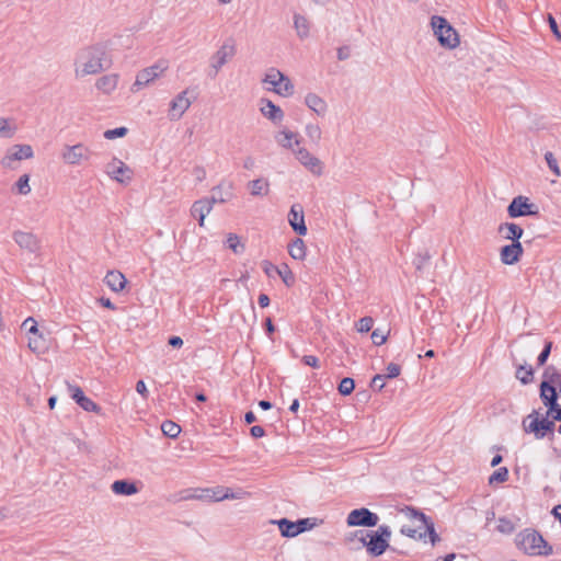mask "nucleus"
I'll use <instances>...</instances> for the list:
<instances>
[{
  "mask_svg": "<svg viewBox=\"0 0 561 561\" xmlns=\"http://www.w3.org/2000/svg\"><path fill=\"white\" fill-rule=\"evenodd\" d=\"M112 66V58L104 43H98L81 48L75 59V73L77 78L98 75Z\"/></svg>",
  "mask_w": 561,
  "mask_h": 561,
  "instance_id": "nucleus-1",
  "label": "nucleus"
},
{
  "mask_svg": "<svg viewBox=\"0 0 561 561\" xmlns=\"http://www.w3.org/2000/svg\"><path fill=\"white\" fill-rule=\"evenodd\" d=\"M391 535L392 531L388 525H380L377 530L355 531V537L358 538L371 557H379L390 548Z\"/></svg>",
  "mask_w": 561,
  "mask_h": 561,
  "instance_id": "nucleus-2",
  "label": "nucleus"
},
{
  "mask_svg": "<svg viewBox=\"0 0 561 561\" xmlns=\"http://www.w3.org/2000/svg\"><path fill=\"white\" fill-rule=\"evenodd\" d=\"M516 546L528 556H550L552 546L535 529L526 528L517 534Z\"/></svg>",
  "mask_w": 561,
  "mask_h": 561,
  "instance_id": "nucleus-3",
  "label": "nucleus"
},
{
  "mask_svg": "<svg viewBox=\"0 0 561 561\" xmlns=\"http://www.w3.org/2000/svg\"><path fill=\"white\" fill-rule=\"evenodd\" d=\"M523 431L526 434H533L536 439H543L549 437L550 439L554 436L556 421L549 420L547 416L539 415L537 410H533L530 414L525 416L522 421Z\"/></svg>",
  "mask_w": 561,
  "mask_h": 561,
  "instance_id": "nucleus-4",
  "label": "nucleus"
},
{
  "mask_svg": "<svg viewBox=\"0 0 561 561\" xmlns=\"http://www.w3.org/2000/svg\"><path fill=\"white\" fill-rule=\"evenodd\" d=\"M431 25L437 41L443 47L455 48L459 45V37L456 30L445 18L438 15L432 16Z\"/></svg>",
  "mask_w": 561,
  "mask_h": 561,
  "instance_id": "nucleus-5",
  "label": "nucleus"
},
{
  "mask_svg": "<svg viewBox=\"0 0 561 561\" xmlns=\"http://www.w3.org/2000/svg\"><path fill=\"white\" fill-rule=\"evenodd\" d=\"M236 53L237 46L234 39L231 37L227 38L218 48V50L210 57V70L208 72V76L213 79L216 78L222 66H225L230 59H232Z\"/></svg>",
  "mask_w": 561,
  "mask_h": 561,
  "instance_id": "nucleus-6",
  "label": "nucleus"
},
{
  "mask_svg": "<svg viewBox=\"0 0 561 561\" xmlns=\"http://www.w3.org/2000/svg\"><path fill=\"white\" fill-rule=\"evenodd\" d=\"M263 82L271 84L273 91L282 96H289L294 93V84L290 79L275 68L268 70Z\"/></svg>",
  "mask_w": 561,
  "mask_h": 561,
  "instance_id": "nucleus-7",
  "label": "nucleus"
},
{
  "mask_svg": "<svg viewBox=\"0 0 561 561\" xmlns=\"http://www.w3.org/2000/svg\"><path fill=\"white\" fill-rule=\"evenodd\" d=\"M378 522L379 516L366 507L352 510L346 517V524L350 527L360 526L370 528L377 526Z\"/></svg>",
  "mask_w": 561,
  "mask_h": 561,
  "instance_id": "nucleus-8",
  "label": "nucleus"
},
{
  "mask_svg": "<svg viewBox=\"0 0 561 561\" xmlns=\"http://www.w3.org/2000/svg\"><path fill=\"white\" fill-rule=\"evenodd\" d=\"M507 213L511 218L535 216L539 214L538 207L535 204L529 203V199L524 196L514 197L507 207Z\"/></svg>",
  "mask_w": 561,
  "mask_h": 561,
  "instance_id": "nucleus-9",
  "label": "nucleus"
},
{
  "mask_svg": "<svg viewBox=\"0 0 561 561\" xmlns=\"http://www.w3.org/2000/svg\"><path fill=\"white\" fill-rule=\"evenodd\" d=\"M33 148L30 145H14L8 149L5 156L1 160L3 168L13 169V162L33 157Z\"/></svg>",
  "mask_w": 561,
  "mask_h": 561,
  "instance_id": "nucleus-10",
  "label": "nucleus"
},
{
  "mask_svg": "<svg viewBox=\"0 0 561 561\" xmlns=\"http://www.w3.org/2000/svg\"><path fill=\"white\" fill-rule=\"evenodd\" d=\"M105 172L119 183H128L133 175L131 169L117 158H113V160L106 164Z\"/></svg>",
  "mask_w": 561,
  "mask_h": 561,
  "instance_id": "nucleus-11",
  "label": "nucleus"
},
{
  "mask_svg": "<svg viewBox=\"0 0 561 561\" xmlns=\"http://www.w3.org/2000/svg\"><path fill=\"white\" fill-rule=\"evenodd\" d=\"M167 69V65L163 64H157L151 67H148L141 71L138 72L136 77V81L133 85V90L137 91L140 88L147 85L151 81H153L156 78H158L164 70Z\"/></svg>",
  "mask_w": 561,
  "mask_h": 561,
  "instance_id": "nucleus-12",
  "label": "nucleus"
},
{
  "mask_svg": "<svg viewBox=\"0 0 561 561\" xmlns=\"http://www.w3.org/2000/svg\"><path fill=\"white\" fill-rule=\"evenodd\" d=\"M12 238L22 250H26L30 253H36L41 249L39 239L32 232L16 230L13 232Z\"/></svg>",
  "mask_w": 561,
  "mask_h": 561,
  "instance_id": "nucleus-13",
  "label": "nucleus"
},
{
  "mask_svg": "<svg viewBox=\"0 0 561 561\" xmlns=\"http://www.w3.org/2000/svg\"><path fill=\"white\" fill-rule=\"evenodd\" d=\"M288 222L298 236L307 234L304 208L300 204H294L288 213Z\"/></svg>",
  "mask_w": 561,
  "mask_h": 561,
  "instance_id": "nucleus-14",
  "label": "nucleus"
},
{
  "mask_svg": "<svg viewBox=\"0 0 561 561\" xmlns=\"http://www.w3.org/2000/svg\"><path fill=\"white\" fill-rule=\"evenodd\" d=\"M217 198L215 196L202 198L195 201L191 208V215L198 220V225L201 227L204 226V221L206 216L211 211L214 204H216Z\"/></svg>",
  "mask_w": 561,
  "mask_h": 561,
  "instance_id": "nucleus-15",
  "label": "nucleus"
},
{
  "mask_svg": "<svg viewBox=\"0 0 561 561\" xmlns=\"http://www.w3.org/2000/svg\"><path fill=\"white\" fill-rule=\"evenodd\" d=\"M523 252L522 243L514 241L511 244L502 247L500 251L501 261L506 265H513L520 260Z\"/></svg>",
  "mask_w": 561,
  "mask_h": 561,
  "instance_id": "nucleus-16",
  "label": "nucleus"
},
{
  "mask_svg": "<svg viewBox=\"0 0 561 561\" xmlns=\"http://www.w3.org/2000/svg\"><path fill=\"white\" fill-rule=\"evenodd\" d=\"M187 90L179 93L170 103L169 116L171 119H180L188 110L192 102L186 98Z\"/></svg>",
  "mask_w": 561,
  "mask_h": 561,
  "instance_id": "nucleus-17",
  "label": "nucleus"
},
{
  "mask_svg": "<svg viewBox=\"0 0 561 561\" xmlns=\"http://www.w3.org/2000/svg\"><path fill=\"white\" fill-rule=\"evenodd\" d=\"M90 150L82 144L66 146L62 159L69 164H78L82 159H89Z\"/></svg>",
  "mask_w": 561,
  "mask_h": 561,
  "instance_id": "nucleus-18",
  "label": "nucleus"
},
{
  "mask_svg": "<svg viewBox=\"0 0 561 561\" xmlns=\"http://www.w3.org/2000/svg\"><path fill=\"white\" fill-rule=\"evenodd\" d=\"M69 390L71 391V398L76 401V403L82 408L87 412H95L100 413L101 408L90 398L85 397L82 389L78 386H69Z\"/></svg>",
  "mask_w": 561,
  "mask_h": 561,
  "instance_id": "nucleus-19",
  "label": "nucleus"
},
{
  "mask_svg": "<svg viewBox=\"0 0 561 561\" xmlns=\"http://www.w3.org/2000/svg\"><path fill=\"white\" fill-rule=\"evenodd\" d=\"M539 391V397L546 408L550 405L553 407L556 403H558L559 396H561L557 389V386L551 381H541Z\"/></svg>",
  "mask_w": 561,
  "mask_h": 561,
  "instance_id": "nucleus-20",
  "label": "nucleus"
},
{
  "mask_svg": "<svg viewBox=\"0 0 561 561\" xmlns=\"http://www.w3.org/2000/svg\"><path fill=\"white\" fill-rule=\"evenodd\" d=\"M260 111L263 116L272 121L274 124L280 123L284 118L283 110L268 99L261 100Z\"/></svg>",
  "mask_w": 561,
  "mask_h": 561,
  "instance_id": "nucleus-21",
  "label": "nucleus"
},
{
  "mask_svg": "<svg viewBox=\"0 0 561 561\" xmlns=\"http://www.w3.org/2000/svg\"><path fill=\"white\" fill-rule=\"evenodd\" d=\"M296 158L313 173H321V162L318 158L313 157L307 149L299 148L295 151Z\"/></svg>",
  "mask_w": 561,
  "mask_h": 561,
  "instance_id": "nucleus-22",
  "label": "nucleus"
},
{
  "mask_svg": "<svg viewBox=\"0 0 561 561\" xmlns=\"http://www.w3.org/2000/svg\"><path fill=\"white\" fill-rule=\"evenodd\" d=\"M106 285L115 293L123 290L127 284V279L119 271L107 272L104 278Z\"/></svg>",
  "mask_w": 561,
  "mask_h": 561,
  "instance_id": "nucleus-23",
  "label": "nucleus"
},
{
  "mask_svg": "<svg viewBox=\"0 0 561 561\" xmlns=\"http://www.w3.org/2000/svg\"><path fill=\"white\" fill-rule=\"evenodd\" d=\"M111 490L117 495H134L138 492V488L135 482L123 479L116 480L112 483Z\"/></svg>",
  "mask_w": 561,
  "mask_h": 561,
  "instance_id": "nucleus-24",
  "label": "nucleus"
},
{
  "mask_svg": "<svg viewBox=\"0 0 561 561\" xmlns=\"http://www.w3.org/2000/svg\"><path fill=\"white\" fill-rule=\"evenodd\" d=\"M506 233L504 234V238L507 240L519 241L522 238L524 230L520 226L514 222H504L499 226V232L500 233Z\"/></svg>",
  "mask_w": 561,
  "mask_h": 561,
  "instance_id": "nucleus-25",
  "label": "nucleus"
},
{
  "mask_svg": "<svg viewBox=\"0 0 561 561\" xmlns=\"http://www.w3.org/2000/svg\"><path fill=\"white\" fill-rule=\"evenodd\" d=\"M306 105L316 112L318 115L323 116L327 112V103L322 98L317 95L316 93H308L305 98Z\"/></svg>",
  "mask_w": 561,
  "mask_h": 561,
  "instance_id": "nucleus-26",
  "label": "nucleus"
},
{
  "mask_svg": "<svg viewBox=\"0 0 561 561\" xmlns=\"http://www.w3.org/2000/svg\"><path fill=\"white\" fill-rule=\"evenodd\" d=\"M252 196H265L270 192V183L266 179L260 178L248 183Z\"/></svg>",
  "mask_w": 561,
  "mask_h": 561,
  "instance_id": "nucleus-27",
  "label": "nucleus"
},
{
  "mask_svg": "<svg viewBox=\"0 0 561 561\" xmlns=\"http://www.w3.org/2000/svg\"><path fill=\"white\" fill-rule=\"evenodd\" d=\"M117 82H118L117 75H106V76L101 77L96 81L95 85L100 91H102L106 94H110L111 92H113L116 89Z\"/></svg>",
  "mask_w": 561,
  "mask_h": 561,
  "instance_id": "nucleus-28",
  "label": "nucleus"
},
{
  "mask_svg": "<svg viewBox=\"0 0 561 561\" xmlns=\"http://www.w3.org/2000/svg\"><path fill=\"white\" fill-rule=\"evenodd\" d=\"M274 524L278 526V529L280 531V535L283 537L293 538L298 536L295 522H291L287 518H280L278 520H274Z\"/></svg>",
  "mask_w": 561,
  "mask_h": 561,
  "instance_id": "nucleus-29",
  "label": "nucleus"
},
{
  "mask_svg": "<svg viewBox=\"0 0 561 561\" xmlns=\"http://www.w3.org/2000/svg\"><path fill=\"white\" fill-rule=\"evenodd\" d=\"M276 141L284 148L291 149L293 148V140H295L296 145L300 144V140L298 139V134L290 131V130H283L278 133L275 137Z\"/></svg>",
  "mask_w": 561,
  "mask_h": 561,
  "instance_id": "nucleus-30",
  "label": "nucleus"
},
{
  "mask_svg": "<svg viewBox=\"0 0 561 561\" xmlns=\"http://www.w3.org/2000/svg\"><path fill=\"white\" fill-rule=\"evenodd\" d=\"M288 253L294 260H304L306 256V245L302 239L296 238L288 244Z\"/></svg>",
  "mask_w": 561,
  "mask_h": 561,
  "instance_id": "nucleus-31",
  "label": "nucleus"
},
{
  "mask_svg": "<svg viewBox=\"0 0 561 561\" xmlns=\"http://www.w3.org/2000/svg\"><path fill=\"white\" fill-rule=\"evenodd\" d=\"M294 26L297 31V35L301 39L309 36V22L305 16H302L300 14H295L294 15Z\"/></svg>",
  "mask_w": 561,
  "mask_h": 561,
  "instance_id": "nucleus-32",
  "label": "nucleus"
},
{
  "mask_svg": "<svg viewBox=\"0 0 561 561\" xmlns=\"http://www.w3.org/2000/svg\"><path fill=\"white\" fill-rule=\"evenodd\" d=\"M515 377L523 383L528 385L534 378V368L531 366L519 365L516 369Z\"/></svg>",
  "mask_w": 561,
  "mask_h": 561,
  "instance_id": "nucleus-33",
  "label": "nucleus"
},
{
  "mask_svg": "<svg viewBox=\"0 0 561 561\" xmlns=\"http://www.w3.org/2000/svg\"><path fill=\"white\" fill-rule=\"evenodd\" d=\"M401 512L404 513L408 518L419 520L422 526L428 523V519H431L423 512L413 506H405L401 510Z\"/></svg>",
  "mask_w": 561,
  "mask_h": 561,
  "instance_id": "nucleus-34",
  "label": "nucleus"
},
{
  "mask_svg": "<svg viewBox=\"0 0 561 561\" xmlns=\"http://www.w3.org/2000/svg\"><path fill=\"white\" fill-rule=\"evenodd\" d=\"M276 273L279 275V277L287 287H290L295 284V275L293 274L287 264L278 266L276 268Z\"/></svg>",
  "mask_w": 561,
  "mask_h": 561,
  "instance_id": "nucleus-35",
  "label": "nucleus"
},
{
  "mask_svg": "<svg viewBox=\"0 0 561 561\" xmlns=\"http://www.w3.org/2000/svg\"><path fill=\"white\" fill-rule=\"evenodd\" d=\"M219 490L214 489H194V500L217 501Z\"/></svg>",
  "mask_w": 561,
  "mask_h": 561,
  "instance_id": "nucleus-36",
  "label": "nucleus"
},
{
  "mask_svg": "<svg viewBox=\"0 0 561 561\" xmlns=\"http://www.w3.org/2000/svg\"><path fill=\"white\" fill-rule=\"evenodd\" d=\"M161 431L165 436L176 438L181 433V427L173 421L167 420L161 424Z\"/></svg>",
  "mask_w": 561,
  "mask_h": 561,
  "instance_id": "nucleus-37",
  "label": "nucleus"
},
{
  "mask_svg": "<svg viewBox=\"0 0 561 561\" xmlns=\"http://www.w3.org/2000/svg\"><path fill=\"white\" fill-rule=\"evenodd\" d=\"M424 528L422 524H420L417 527L413 528L409 525H403L400 529V533L404 536H408L413 539H423L425 538V533L421 531Z\"/></svg>",
  "mask_w": 561,
  "mask_h": 561,
  "instance_id": "nucleus-38",
  "label": "nucleus"
},
{
  "mask_svg": "<svg viewBox=\"0 0 561 561\" xmlns=\"http://www.w3.org/2000/svg\"><path fill=\"white\" fill-rule=\"evenodd\" d=\"M297 535L312 529L317 525V518H300L295 522Z\"/></svg>",
  "mask_w": 561,
  "mask_h": 561,
  "instance_id": "nucleus-39",
  "label": "nucleus"
},
{
  "mask_svg": "<svg viewBox=\"0 0 561 561\" xmlns=\"http://www.w3.org/2000/svg\"><path fill=\"white\" fill-rule=\"evenodd\" d=\"M28 182H30L28 174L21 175L19 178V180L16 181V183L14 184L16 193H19L21 195H27L31 192V186H30Z\"/></svg>",
  "mask_w": 561,
  "mask_h": 561,
  "instance_id": "nucleus-40",
  "label": "nucleus"
},
{
  "mask_svg": "<svg viewBox=\"0 0 561 561\" xmlns=\"http://www.w3.org/2000/svg\"><path fill=\"white\" fill-rule=\"evenodd\" d=\"M508 480V469L506 467H500L489 477V484L495 482L503 483Z\"/></svg>",
  "mask_w": 561,
  "mask_h": 561,
  "instance_id": "nucleus-41",
  "label": "nucleus"
},
{
  "mask_svg": "<svg viewBox=\"0 0 561 561\" xmlns=\"http://www.w3.org/2000/svg\"><path fill=\"white\" fill-rule=\"evenodd\" d=\"M354 388H355L354 379L350 378V377H344L340 381L337 390H339L340 394H342V396H350L354 391Z\"/></svg>",
  "mask_w": 561,
  "mask_h": 561,
  "instance_id": "nucleus-42",
  "label": "nucleus"
},
{
  "mask_svg": "<svg viewBox=\"0 0 561 561\" xmlns=\"http://www.w3.org/2000/svg\"><path fill=\"white\" fill-rule=\"evenodd\" d=\"M306 135L313 144H319L321 139V128L317 124H308L306 126Z\"/></svg>",
  "mask_w": 561,
  "mask_h": 561,
  "instance_id": "nucleus-43",
  "label": "nucleus"
},
{
  "mask_svg": "<svg viewBox=\"0 0 561 561\" xmlns=\"http://www.w3.org/2000/svg\"><path fill=\"white\" fill-rule=\"evenodd\" d=\"M423 526H424L423 533H425V536L428 535L430 541L433 546H435L437 542L440 541V537L436 533L434 523L432 522V519H428V523H426Z\"/></svg>",
  "mask_w": 561,
  "mask_h": 561,
  "instance_id": "nucleus-44",
  "label": "nucleus"
},
{
  "mask_svg": "<svg viewBox=\"0 0 561 561\" xmlns=\"http://www.w3.org/2000/svg\"><path fill=\"white\" fill-rule=\"evenodd\" d=\"M248 495V492L243 490H239L237 493L231 492L229 489L219 490L217 501L228 500V499H243Z\"/></svg>",
  "mask_w": 561,
  "mask_h": 561,
  "instance_id": "nucleus-45",
  "label": "nucleus"
},
{
  "mask_svg": "<svg viewBox=\"0 0 561 561\" xmlns=\"http://www.w3.org/2000/svg\"><path fill=\"white\" fill-rule=\"evenodd\" d=\"M496 529L502 534L510 535L515 530V525L511 519L506 517H500Z\"/></svg>",
  "mask_w": 561,
  "mask_h": 561,
  "instance_id": "nucleus-46",
  "label": "nucleus"
},
{
  "mask_svg": "<svg viewBox=\"0 0 561 561\" xmlns=\"http://www.w3.org/2000/svg\"><path fill=\"white\" fill-rule=\"evenodd\" d=\"M552 345L553 343L551 341H546L545 342V346L542 348V351L540 352V354L538 355L537 357V365L538 366H543L546 365L549 356H550V353H551V350H552Z\"/></svg>",
  "mask_w": 561,
  "mask_h": 561,
  "instance_id": "nucleus-47",
  "label": "nucleus"
},
{
  "mask_svg": "<svg viewBox=\"0 0 561 561\" xmlns=\"http://www.w3.org/2000/svg\"><path fill=\"white\" fill-rule=\"evenodd\" d=\"M227 245L234 253H241L244 250V245L240 243L238 236L233 233L228 234Z\"/></svg>",
  "mask_w": 561,
  "mask_h": 561,
  "instance_id": "nucleus-48",
  "label": "nucleus"
},
{
  "mask_svg": "<svg viewBox=\"0 0 561 561\" xmlns=\"http://www.w3.org/2000/svg\"><path fill=\"white\" fill-rule=\"evenodd\" d=\"M231 190H232V185L230 184L228 186V191L225 192V194H221V185L214 187L213 196H215L217 198L216 203H226L228 199H230V197L232 196Z\"/></svg>",
  "mask_w": 561,
  "mask_h": 561,
  "instance_id": "nucleus-49",
  "label": "nucleus"
},
{
  "mask_svg": "<svg viewBox=\"0 0 561 561\" xmlns=\"http://www.w3.org/2000/svg\"><path fill=\"white\" fill-rule=\"evenodd\" d=\"M374 320L371 317H363L356 323L357 331L360 333H367L371 330Z\"/></svg>",
  "mask_w": 561,
  "mask_h": 561,
  "instance_id": "nucleus-50",
  "label": "nucleus"
},
{
  "mask_svg": "<svg viewBox=\"0 0 561 561\" xmlns=\"http://www.w3.org/2000/svg\"><path fill=\"white\" fill-rule=\"evenodd\" d=\"M15 133V128L9 126L7 118H0V136L3 138H11Z\"/></svg>",
  "mask_w": 561,
  "mask_h": 561,
  "instance_id": "nucleus-51",
  "label": "nucleus"
},
{
  "mask_svg": "<svg viewBox=\"0 0 561 561\" xmlns=\"http://www.w3.org/2000/svg\"><path fill=\"white\" fill-rule=\"evenodd\" d=\"M545 159L547 161V164L549 167V169L557 175L559 176L561 174V171H560V168H559V164H558V161L557 159L554 158L553 153L548 151L546 152L545 154Z\"/></svg>",
  "mask_w": 561,
  "mask_h": 561,
  "instance_id": "nucleus-52",
  "label": "nucleus"
},
{
  "mask_svg": "<svg viewBox=\"0 0 561 561\" xmlns=\"http://www.w3.org/2000/svg\"><path fill=\"white\" fill-rule=\"evenodd\" d=\"M127 131L128 130H127L126 127H117V128H114V129H107L104 133V137L106 139L121 138V137H124L127 134Z\"/></svg>",
  "mask_w": 561,
  "mask_h": 561,
  "instance_id": "nucleus-53",
  "label": "nucleus"
},
{
  "mask_svg": "<svg viewBox=\"0 0 561 561\" xmlns=\"http://www.w3.org/2000/svg\"><path fill=\"white\" fill-rule=\"evenodd\" d=\"M22 328L25 329L30 334L36 335L38 333L37 322L32 317H28L23 321Z\"/></svg>",
  "mask_w": 561,
  "mask_h": 561,
  "instance_id": "nucleus-54",
  "label": "nucleus"
},
{
  "mask_svg": "<svg viewBox=\"0 0 561 561\" xmlns=\"http://www.w3.org/2000/svg\"><path fill=\"white\" fill-rule=\"evenodd\" d=\"M561 371H559L554 366L550 365V366H547L543 370V374H542V377H543V380L542 381H551L556 378L557 375H559Z\"/></svg>",
  "mask_w": 561,
  "mask_h": 561,
  "instance_id": "nucleus-55",
  "label": "nucleus"
},
{
  "mask_svg": "<svg viewBox=\"0 0 561 561\" xmlns=\"http://www.w3.org/2000/svg\"><path fill=\"white\" fill-rule=\"evenodd\" d=\"M371 341L377 346L382 345L387 341V335L379 329H376L371 333Z\"/></svg>",
  "mask_w": 561,
  "mask_h": 561,
  "instance_id": "nucleus-56",
  "label": "nucleus"
},
{
  "mask_svg": "<svg viewBox=\"0 0 561 561\" xmlns=\"http://www.w3.org/2000/svg\"><path fill=\"white\" fill-rule=\"evenodd\" d=\"M400 373H401V367L398 364L390 363L387 366V374L385 375V379L386 378H389V379L396 378L400 375Z\"/></svg>",
  "mask_w": 561,
  "mask_h": 561,
  "instance_id": "nucleus-57",
  "label": "nucleus"
},
{
  "mask_svg": "<svg viewBox=\"0 0 561 561\" xmlns=\"http://www.w3.org/2000/svg\"><path fill=\"white\" fill-rule=\"evenodd\" d=\"M370 387L377 391L382 390L385 387V375H375L371 379Z\"/></svg>",
  "mask_w": 561,
  "mask_h": 561,
  "instance_id": "nucleus-58",
  "label": "nucleus"
},
{
  "mask_svg": "<svg viewBox=\"0 0 561 561\" xmlns=\"http://www.w3.org/2000/svg\"><path fill=\"white\" fill-rule=\"evenodd\" d=\"M27 346L32 352L39 353L44 348V343L39 339L30 337Z\"/></svg>",
  "mask_w": 561,
  "mask_h": 561,
  "instance_id": "nucleus-59",
  "label": "nucleus"
},
{
  "mask_svg": "<svg viewBox=\"0 0 561 561\" xmlns=\"http://www.w3.org/2000/svg\"><path fill=\"white\" fill-rule=\"evenodd\" d=\"M430 259H431V256H430L428 252L420 253L414 259L413 263L417 270H421L428 262Z\"/></svg>",
  "mask_w": 561,
  "mask_h": 561,
  "instance_id": "nucleus-60",
  "label": "nucleus"
},
{
  "mask_svg": "<svg viewBox=\"0 0 561 561\" xmlns=\"http://www.w3.org/2000/svg\"><path fill=\"white\" fill-rule=\"evenodd\" d=\"M547 414H551L553 421L561 422V405L559 403H556L553 407H548Z\"/></svg>",
  "mask_w": 561,
  "mask_h": 561,
  "instance_id": "nucleus-61",
  "label": "nucleus"
},
{
  "mask_svg": "<svg viewBox=\"0 0 561 561\" xmlns=\"http://www.w3.org/2000/svg\"><path fill=\"white\" fill-rule=\"evenodd\" d=\"M301 360L305 365L310 366L312 368L320 367L319 358L313 355H305L302 356Z\"/></svg>",
  "mask_w": 561,
  "mask_h": 561,
  "instance_id": "nucleus-62",
  "label": "nucleus"
},
{
  "mask_svg": "<svg viewBox=\"0 0 561 561\" xmlns=\"http://www.w3.org/2000/svg\"><path fill=\"white\" fill-rule=\"evenodd\" d=\"M548 21H549V26H550L552 33L556 35V37L558 39H561V33L559 31L557 21L554 20V18L551 14L548 15Z\"/></svg>",
  "mask_w": 561,
  "mask_h": 561,
  "instance_id": "nucleus-63",
  "label": "nucleus"
},
{
  "mask_svg": "<svg viewBox=\"0 0 561 561\" xmlns=\"http://www.w3.org/2000/svg\"><path fill=\"white\" fill-rule=\"evenodd\" d=\"M193 175L197 182H202L206 178V171L203 167L197 165L193 169Z\"/></svg>",
  "mask_w": 561,
  "mask_h": 561,
  "instance_id": "nucleus-64",
  "label": "nucleus"
}]
</instances>
